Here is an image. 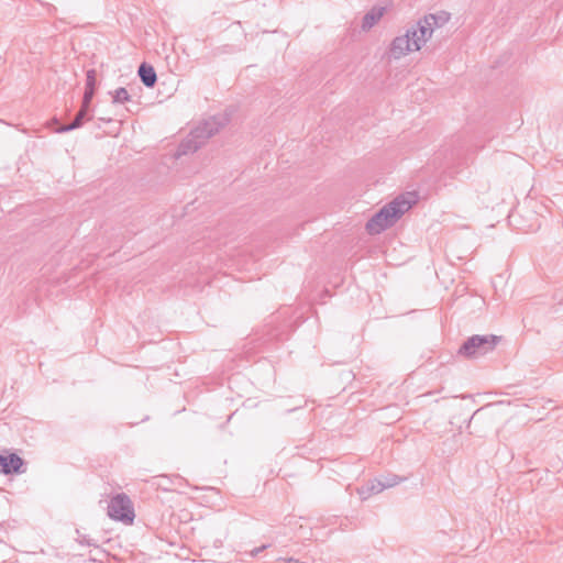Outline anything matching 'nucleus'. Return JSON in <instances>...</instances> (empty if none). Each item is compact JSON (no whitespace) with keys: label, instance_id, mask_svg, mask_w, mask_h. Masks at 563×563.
<instances>
[{"label":"nucleus","instance_id":"9d476101","mask_svg":"<svg viewBox=\"0 0 563 563\" xmlns=\"http://www.w3.org/2000/svg\"><path fill=\"white\" fill-rule=\"evenodd\" d=\"M139 77L143 85L153 88L157 81V75L154 67L147 63H142L137 70Z\"/></svg>","mask_w":563,"mask_h":563},{"label":"nucleus","instance_id":"f257e3e1","mask_svg":"<svg viewBox=\"0 0 563 563\" xmlns=\"http://www.w3.org/2000/svg\"><path fill=\"white\" fill-rule=\"evenodd\" d=\"M228 122L224 115H213L199 123L179 144L178 155H187L199 150L205 142L217 134Z\"/></svg>","mask_w":563,"mask_h":563},{"label":"nucleus","instance_id":"7ed1b4c3","mask_svg":"<svg viewBox=\"0 0 563 563\" xmlns=\"http://www.w3.org/2000/svg\"><path fill=\"white\" fill-rule=\"evenodd\" d=\"M430 38L427 26L418 27L416 24L407 29L406 33L395 37L390 44V55L398 59L411 52L420 51Z\"/></svg>","mask_w":563,"mask_h":563},{"label":"nucleus","instance_id":"ddd939ff","mask_svg":"<svg viewBox=\"0 0 563 563\" xmlns=\"http://www.w3.org/2000/svg\"><path fill=\"white\" fill-rule=\"evenodd\" d=\"M97 73L95 69H89L86 74V89L96 90Z\"/></svg>","mask_w":563,"mask_h":563},{"label":"nucleus","instance_id":"0eeeda50","mask_svg":"<svg viewBox=\"0 0 563 563\" xmlns=\"http://www.w3.org/2000/svg\"><path fill=\"white\" fill-rule=\"evenodd\" d=\"M89 112L90 108H84V106H81L74 120L69 124H59L55 131L57 133H65L82 126L85 121H89L92 118L89 115Z\"/></svg>","mask_w":563,"mask_h":563},{"label":"nucleus","instance_id":"6e6552de","mask_svg":"<svg viewBox=\"0 0 563 563\" xmlns=\"http://www.w3.org/2000/svg\"><path fill=\"white\" fill-rule=\"evenodd\" d=\"M449 20V14L445 12H442L440 14H429L426 15L423 19L419 20L416 25L418 27L427 26L430 30V37L432 36V33L435 27L442 26L444 23H446Z\"/></svg>","mask_w":563,"mask_h":563},{"label":"nucleus","instance_id":"1a4fd4ad","mask_svg":"<svg viewBox=\"0 0 563 563\" xmlns=\"http://www.w3.org/2000/svg\"><path fill=\"white\" fill-rule=\"evenodd\" d=\"M386 8L385 7H373L364 16L362 20V30L368 31L371 30L385 14Z\"/></svg>","mask_w":563,"mask_h":563},{"label":"nucleus","instance_id":"423d86ee","mask_svg":"<svg viewBox=\"0 0 563 563\" xmlns=\"http://www.w3.org/2000/svg\"><path fill=\"white\" fill-rule=\"evenodd\" d=\"M23 465V460L15 453H11L9 455L0 454V473L4 475L22 473Z\"/></svg>","mask_w":563,"mask_h":563},{"label":"nucleus","instance_id":"f8f14e48","mask_svg":"<svg viewBox=\"0 0 563 563\" xmlns=\"http://www.w3.org/2000/svg\"><path fill=\"white\" fill-rule=\"evenodd\" d=\"M131 99L128 90L123 87L118 88L112 93V102L113 103H125Z\"/></svg>","mask_w":563,"mask_h":563},{"label":"nucleus","instance_id":"20e7f679","mask_svg":"<svg viewBox=\"0 0 563 563\" xmlns=\"http://www.w3.org/2000/svg\"><path fill=\"white\" fill-rule=\"evenodd\" d=\"M500 341V336L488 334V335H472L470 336L459 349V355L474 360L486 355L487 353L495 350L496 345Z\"/></svg>","mask_w":563,"mask_h":563},{"label":"nucleus","instance_id":"2eb2a0df","mask_svg":"<svg viewBox=\"0 0 563 563\" xmlns=\"http://www.w3.org/2000/svg\"><path fill=\"white\" fill-rule=\"evenodd\" d=\"M268 545H262L260 548H255L254 550L251 551V556H256L258 553H261L263 550H265Z\"/></svg>","mask_w":563,"mask_h":563},{"label":"nucleus","instance_id":"dca6fc26","mask_svg":"<svg viewBox=\"0 0 563 563\" xmlns=\"http://www.w3.org/2000/svg\"><path fill=\"white\" fill-rule=\"evenodd\" d=\"M282 561L286 562V563H306V562H301L299 560H296L294 558H288V559H280Z\"/></svg>","mask_w":563,"mask_h":563},{"label":"nucleus","instance_id":"4468645a","mask_svg":"<svg viewBox=\"0 0 563 563\" xmlns=\"http://www.w3.org/2000/svg\"><path fill=\"white\" fill-rule=\"evenodd\" d=\"M93 95H95V90L85 89L82 102H81V106H84V108H90V103L93 98Z\"/></svg>","mask_w":563,"mask_h":563},{"label":"nucleus","instance_id":"9b49d317","mask_svg":"<svg viewBox=\"0 0 563 563\" xmlns=\"http://www.w3.org/2000/svg\"><path fill=\"white\" fill-rule=\"evenodd\" d=\"M401 481L400 477L393 475V476H386L383 479L378 481V488L376 489V493L382 492L384 488L393 487L397 484H399Z\"/></svg>","mask_w":563,"mask_h":563},{"label":"nucleus","instance_id":"39448f33","mask_svg":"<svg viewBox=\"0 0 563 563\" xmlns=\"http://www.w3.org/2000/svg\"><path fill=\"white\" fill-rule=\"evenodd\" d=\"M108 515L111 519L132 523L135 517L131 499L125 494H118L111 498L108 505Z\"/></svg>","mask_w":563,"mask_h":563},{"label":"nucleus","instance_id":"f03ea898","mask_svg":"<svg viewBox=\"0 0 563 563\" xmlns=\"http://www.w3.org/2000/svg\"><path fill=\"white\" fill-rule=\"evenodd\" d=\"M412 203V200H408L404 196L397 197L391 202L385 205L367 221V232L369 234H379L394 225V223L411 208Z\"/></svg>","mask_w":563,"mask_h":563}]
</instances>
